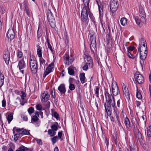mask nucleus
<instances>
[{
	"mask_svg": "<svg viewBox=\"0 0 151 151\" xmlns=\"http://www.w3.org/2000/svg\"><path fill=\"white\" fill-rule=\"evenodd\" d=\"M106 103L104 104L105 110L108 116H110L111 114L112 106L113 108L116 107L115 106V99L113 96L110 94L108 92H106L105 93Z\"/></svg>",
	"mask_w": 151,
	"mask_h": 151,
	"instance_id": "nucleus-1",
	"label": "nucleus"
},
{
	"mask_svg": "<svg viewBox=\"0 0 151 151\" xmlns=\"http://www.w3.org/2000/svg\"><path fill=\"white\" fill-rule=\"evenodd\" d=\"M84 6L82 9L81 13V20L85 22L88 19V14L90 17L91 16V12L89 7L90 0H83Z\"/></svg>",
	"mask_w": 151,
	"mask_h": 151,
	"instance_id": "nucleus-2",
	"label": "nucleus"
},
{
	"mask_svg": "<svg viewBox=\"0 0 151 151\" xmlns=\"http://www.w3.org/2000/svg\"><path fill=\"white\" fill-rule=\"evenodd\" d=\"M145 44L144 42H143V43L141 42L139 44L140 58L142 60L146 59L147 53V47Z\"/></svg>",
	"mask_w": 151,
	"mask_h": 151,
	"instance_id": "nucleus-3",
	"label": "nucleus"
},
{
	"mask_svg": "<svg viewBox=\"0 0 151 151\" xmlns=\"http://www.w3.org/2000/svg\"><path fill=\"white\" fill-rule=\"evenodd\" d=\"M29 65L32 72L36 73L37 70V61L33 55H30L29 58Z\"/></svg>",
	"mask_w": 151,
	"mask_h": 151,
	"instance_id": "nucleus-4",
	"label": "nucleus"
},
{
	"mask_svg": "<svg viewBox=\"0 0 151 151\" xmlns=\"http://www.w3.org/2000/svg\"><path fill=\"white\" fill-rule=\"evenodd\" d=\"M139 17H140V19L138 17L135 16L134 17L136 23L138 25L140 24L141 22H144L145 21V13L143 10H139Z\"/></svg>",
	"mask_w": 151,
	"mask_h": 151,
	"instance_id": "nucleus-5",
	"label": "nucleus"
},
{
	"mask_svg": "<svg viewBox=\"0 0 151 151\" xmlns=\"http://www.w3.org/2000/svg\"><path fill=\"white\" fill-rule=\"evenodd\" d=\"M90 37L91 43L90 44V48L93 53L94 54V50H95L96 46L95 36L93 34L91 35V34L90 35Z\"/></svg>",
	"mask_w": 151,
	"mask_h": 151,
	"instance_id": "nucleus-6",
	"label": "nucleus"
},
{
	"mask_svg": "<svg viewBox=\"0 0 151 151\" xmlns=\"http://www.w3.org/2000/svg\"><path fill=\"white\" fill-rule=\"evenodd\" d=\"M13 133L15 134V132L18 133L19 134L22 135H29L30 133L28 131L24 128H19L14 127L13 129Z\"/></svg>",
	"mask_w": 151,
	"mask_h": 151,
	"instance_id": "nucleus-7",
	"label": "nucleus"
},
{
	"mask_svg": "<svg viewBox=\"0 0 151 151\" xmlns=\"http://www.w3.org/2000/svg\"><path fill=\"white\" fill-rule=\"evenodd\" d=\"M118 6V2L117 0H113L111 1L110 5L111 11L112 13L116 11Z\"/></svg>",
	"mask_w": 151,
	"mask_h": 151,
	"instance_id": "nucleus-8",
	"label": "nucleus"
},
{
	"mask_svg": "<svg viewBox=\"0 0 151 151\" xmlns=\"http://www.w3.org/2000/svg\"><path fill=\"white\" fill-rule=\"evenodd\" d=\"M111 89L112 93L114 96H116L119 93V88L115 82H112L111 84Z\"/></svg>",
	"mask_w": 151,
	"mask_h": 151,
	"instance_id": "nucleus-9",
	"label": "nucleus"
},
{
	"mask_svg": "<svg viewBox=\"0 0 151 151\" xmlns=\"http://www.w3.org/2000/svg\"><path fill=\"white\" fill-rule=\"evenodd\" d=\"M65 63L67 65L71 64L74 61L73 57L70 56L68 54H65L63 56Z\"/></svg>",
	"mask_w": 151,
	"mask_h": 151,
	"instance_id": "nucleus-10",
	"label": "nucleus"
},
{
	"mask_svg": "<svg viewBox=\"0 0 151 151\" xmlns=\"http://www.w3.org/2000/svg\"><path fill=\"white\" fill-rule=\"evenodd\" d=\"M3 57L7 65L9 64L10 60V55L9 51L8 49L5 50L4 52Z\"/></svg>",
	"mask_w": 151,
	"mask_h": 151,
	"instance_id": "nucleus-11",
	"label": "nucleus"
},
{
	"mask_svg": "<svg viewBox=\"0 0 151 151\" xmlns=\"http://www.w3.org/2000/svg\"><path fill=\"white\" fill-rule=\"evenodd\" d=\"M54 61L52 62L49 64L47 67L46 68L45 71V72L43 74V77H45L47 75L52 72V69L54 67Z\"/></svg>",
	"mask_w": 151,
	"mask_h": 151,
	"instance_id": "nucleus-12",
	"label": "nucleus"
},
{
	"mask_svg": "<svg viewBox=\"0 0 151 151\" xmlns=\"http://www.w3.org/2000/svg\"><path fill=\"white\" fill-rule=\"evenodd\" d=\"M50 95L47 92L44 91L41 95V99L42 103L47 101L49 99Z\"/></svg>",
	"mask_w": 151,
	"mask_h": 151,
	"instance_id": "nucleus-13",
	"label": "nucleus"
},
{
	"mask_svg": "<svg viewBox=\"0 0 151 151\" xmlns=\"http://www.w3.org/2000/svg\"><path fill=\"white\" fill-rule=\"evenodd\" d=\"M135 79L139 84H142L144 81V78L141 74L136 73L135 75Z\"/></svg>",
	"mask_w": 151,
	"mask_h": 151,
	"instance_id": "nucleus-14",
	"label": "nucleus"
},
{
	"mask_svg": "<svg viewBox=\"0 0 151 151\" xmlns=\"http://www.w3.org/2000/svg\"><path fill=\"white\" fill-rule=\"evenodd\" d=\"M7 36L8 40L10 42L14 39L15 37V33L12 29H9L7 32Z\"/></svg>",
	"mask_w": 151,
	"mask_h": 151,
	"instance_id": "nucleus-15",
	"label": "nucleus"
},
{
	"mask_svg": "<svg viewBox=\"0 0 151 151\" xmlns=\"http://www.w3.org/2000/svg\"><path fill=\"white\" fill-rule=\"evenodd\" d=\"M25 63L23 58L19 61L17 67L23 74L24 73V70L22 69L25 68Z\"/></svg>",
	"mask_w": 151,
	"mask_h": 151,
	"instance_id": "nucleus-16",
	"label": "nucleus"
},
{
	"mask_svg": "<svg viewBox=\"0 0 151 151\" xmlns=\"http://www.w3.org/2000/svg\"><path fill=\"white\" fill-rule=\"evenodd\" d=\"M124 96L127 99L129 98L130 94L127 88L126 87V86L124 84L122 86Z\"/></svg>",
	"mask_w": 151,
	"mask_h": 151,
	"instance_id": "nucleus-17",
	"label": "nucleus"
},
{
	"mask_svg": "<svg viewBox=\"0 0 151 151\" xmlns=\"http://www.w3.org/2000/svg\"><path fill=\"white\" fill-rule=\"evenodd\" d=\"M96 1V2L98 6L99 12L100 16V17L101 18V17H102V14H103V6L102 5L101 2L100 0H94Z\"/></svg>",
	"mask_w": 151,
	"mask_h": 151,
	"instance_id": "nucleus-18",
	"label": "nucleus"
},
{
	"mask_svg": "<svg viewBox=\"0 0 151 151\" xmlns=\"http://www.w3.org/2000/svg\"><path fill=\"white\" fill-rule=\"evenodd\" d=\"M86 62V63H88L89 64V67H92L93 65V61L91 57L88 55H85L84 58Z\"/></svg>",
	"mask_w": 151,
	"mask_h": 151,
	"instance_id": "nucleus-19",
	"label": "nucleus"
},
{
	"mask_svg": "<svg viewBox=\"0 0 151 151\" xmlns=\"http://www.w3.org/2000/svg\"><path fill=\"white\" fill-rule=\"evenodd\" d=\"M114 111L113 113L114 114V116L116 118L117 120L118 121L119 123H120V119L119 117V111L116 107L113 108Z\"/></svg>",
	"mask_w": 151,
	"mask_h": 151,
	"instance_id": "nucleus-20",
	"label": "nucleus"
},
{
	"mask_svg": "<svg viewBox=\"0 0 151 151\" xmlns=\"http://www.w3.org/2000/svg\"><path fill=\"white\" fill-rule=\"evenodd\" d=\"M58 90L62 93H65L66 91L65 85L64 84H61L58 87Z\"/></svg>",
	"mask_w": 151,
	"mask_h": 151,
	"instance_id": "nucleus-21",
	"label": "nucleus"
},
{
	"mask_svg": "<svg viewBox=\"0 0 151 151\" xmlns=\"http://www.w3.org/2000/svg\"><path fill=\"white\" fill-rule=\"evenodd\" d=\"M79 77L81 83L83 84L86 82V78L85 76V73H81L79 74Z\"/></svg>",
	"mask_w": 151,
	"mask_h": 151,
	"instance_id": "nucleus-22",
	"label": "nucleus"
},
{
	"mask_svg": "<svg viewBox=\"0 0 151 151\" xmlns=\"http://www.w3.org/2000/svg\"><path fill=\"white\" fill-rule=\"evenodd\" d=\"M124 124L127 128L129 129L131 127V124L129 118L126 117L124 119Z\"/></svg>",
	"mask_w": 151,
	"mask_h": 151,
	"instance_id": "nucleus-23",
	"label": "nucleus"
},
{
	"mask_svg": "<svg viewBox=\"0 0 151 151\" xmlns=\"http://www.w3.org/2000/svg\"><path fill=\"white\" fill-rule=\"evenodd\" d=\"M47 19L50 26L52 27H54L55 26V21L53 17Z\"/></svg>",
	"mask_w": 151,
	"mask_h": 151,
	"instance_id": "nucleus-24",
	"label": "nucleus"
},
{
	"mask_svg": "<svg viewBox=\"0 0 151 151\" xmlns=\"http://www.w3.org/2000/svg\"><path fill=\"white\" fill-rule=\"evenodd\" d=\"M37 54L38 57H42V47L39 45L37 46Z\"/></svg>",
	"mask_w": 151,
	"mask_h": 151,
	"instance_id": "nucleus-25",
	"label": "nucleus"
},
{
	"mask_svg": "<svg viewBox=\"0 0 151 151\" xmlns=\"http://www.w3.org/2000/svg\"><path fill=\"white\" fill-rule=\"evenodd\" d=\"M38 117V116L36 114L32 116L31 119L32 122L33 123L38 122H40V120Z\"/></svg>",
	"mask_w": 151,
	"mask_h": 151,
	"instance_id": "nucleus-26",
	"label": "nucleus"
},
{
	"mask_svg": "<svg viewBox=\"0 0 151 151\" xmlns=\"http://www.w3.org/2000/svg\"><path fill=\"white\" fill-rule=\"evenodd\" d=\"M4 75L0 71V87L1 88L4 85Z\"/></svg>",
	"mask_w": 151,
	"mask_h": 151,
	"instance_id": "nucleus-27",
	"label": "nucleus"
},
{
	"mask_svg": "<svg viewBox=\"0 0 151 151\" xmlns=\"http://www.w3.org/2000/svg\"><path fill=\"white\" fill-rule=\"evenodd\" d=\"M8 114L6 117V119L8 122V123L9 124L13 119V115L11 113H7Z\"/></svg>",
	"mask_w": 151,
	"mask_h": 151,
	"instance_id": "nucleus-28",
	"label": "nucleus"
},
{
	"mask_svg": "<svg viewBox=\"0 0 151 151\" xmlns=\"http://www.w3.org/2000/svg\"><path fill=\"white\" fill-rule=\"evenodd\" d=\"M24 11L26 12V13L28 15H29L30 14V11L29 9V7L27 6V4L26 3L24 4Z\"/></svg>",
	"mask_w": 151,
	"mask_h": 151,
	"instance_id": "nucleus-29",
	"label": "nucleus"
},
{
	"mask_svg": "<svg viewBox=\"0 0 151 151\" xmlns=\"http://www.w3.org/2000/svg\"><path fill=\"white\" fill-rule=\"evenodd\" d=\"M147 134L148 137H151V125L149 126L147 128Z\"/></svg>",
	"mask_w": 151,
	"mask_h": 151,
	"instance_id": "nucleus-30",
	"label": "nucleus"
},
{
	"mask_svg": "<svg viewBox=\"0 0 151 151\" xmlns=\"http://www.w3.org/2000/svg\"><path fill=\"white\" fill-rule=\"evenodd\" d=\"M120 23L123 26L125 25L127 23V19L125 17L122 18L120 20Z\"/></svg>",
	"mask_w": 151,
	"mask_h": 151,
	"instance_id": "nucleus-31",
	"label": "nucleus"
},
{
	"mask_svg": "<svg viewBox=\"0 0 151 151\" xmlns=\"http://www.w3.org/2000/svg\"><path fill=\"white\" fill-rule=\"evenodd\" d=\"M56 134V132L53 130L49 129L48 131V134L50 135V137H53Z\"/></svg>",
	"mask_w": 151,
	"mask_h": 151,
	"instance_id": "nucleus-32",
	"label": "nucleus"
},
{
	"mask_svg": "<svg viewBox=\"0 0 151 151\" xmlns=\"http://www.w3.org/2000/svg\"><path fill=\"white\" fill-rule=\"evenodd\" d=\"M58 137L57 136L54 137L51 139L53 144H55L58 140Z\"/></svg>",
	"mask_w": 151,
	"mask_h": 151,
	"instance_id": "nucleus-33",
	"label": "nucleus"
},
{
	"mask_svg": "<svg viewBox=\"0 0 151 151\" xmlns=\"http://www.w3.org/2000/svg\"><path fill=\"white\" fill-rule=\"evenodd\" d=\"M53 17V14L51 11L50 9H48L47 10V18H50Z\"/></svg>",
	"mask_w": 151,
	"mask_h": 151,
	"instance_id": "nucleus-34",
	"label": "nucleus"
},
{
	"mask_svg": "<svg viewBox=\"0 0 151 151\" xmlns=\"http://www.w3.org/2000/svg\"><path fill=\"white\" fill-rule=\"evenodd\" d=\"M27 111L29 114L31 115L34 113V109L33 107H31L28 109Z\"/></svg>",
	"mask_w": 151,
	"mask_h": 151,
	"instance_id": "nucleus-35",
	"label": "nucleus"
},
{
	"mask_svg": "<svg viewBox=\"0 0 151 151\" xmlns=\"http://www.w3.org/2000/svg\"><path fill=\"white\" fill-rule=\"evenodd\" d=\"M40 65H44L45 63V60L42 57H40Z\"/></svg>",
	"mask_w": 151,
	"mask_h": 151,
	"instance_id": "nucleus-36",
	"label": "nucleus"
},
{
	"mask_svg": "<svg viewBox=\"0 0 151 151\" xmlns=\"http://www.w3.org/2000/svg\"><path fill=\"white\" fill-rule=\"evenodd\" d=\"M47 42L48 45V48L50 49V50L52 52H53V50L52 49V46L50 43V42L49 41L48 39L47 38Z\"/></svg>",
	"mask_w": 151,
	"mask_h": 151,
	"instance_id": "nucleus-37",
	"label": "nucleus"
},
{
	"mask_svg": "<svg viewBox=\"0 0 151 151\" xmlns=\"http://www.w3.org/2000/svg\"><path fill=\"white\" fill-rule=\"evenodd\" d=\"M17 55L18 58H21L23 56L22 52L21 51H18L17 53Z\"/></svg>",
	"mask_w": 151,
	"mask_h": 151,
	"instance_id": "nucleus-38",
	"label": "nucleus"
},
{
	"mask_svg": "<svg viewBox=\"0 0 151 151\" xmlns=\"http://www.w3.org/2000/svg\"><path fill=\"white\" fill-rule=\"evenodd\" d=\"M22 118L24 121H27L28 120V118L26 114H23L21 115Z\"/></svg>",
	"mask_w": 151,
	"mask_h": 151,
	"instance_id": "nucleus-39",
	"label": "nucleus"
},
{
	"mask_svg": "<svg viewBox=\"0 0 151 151\" xmlns=\"http://www.w3.org/2000/svg\"><path fill=\"white\" fill-rule=\"evenodd\" d=\"M68 72L70 75H73L74 73V71L72 68L70 67L68 68Z\"/></svg>",
	"mask_w": 151,
	"mask_h": 151,
	"instance_id": "nucleus-40",
	"label": "nucleus"
},
{
	"mask_svg": "<svg viewBox=\"0 0 151 151\" xmlns=\"http://www.w3.org/2000/svg\"><path fill=\"white\" fill-rule=\"evenodd\" d=\"M36 108L37 110L41 111L42 109V106L40 104H38L36 106Z\"/></svg>",
	"mask_w": 151,
	"mask_h": 151,
	"instance_id": "nucleus-41",
	"label": "nucleus"
},
{
	"mask_svg": "<svg viewBox=\"0 0 151 151\" xmlns=\"http://www.w3.org/2000/svg\"><path fill=\"white\" fill-rule=\"evenodd\" d=\"M21 97L22 100H24V99L26 97V95L25 92L23 91H21Z\"/></svg>",
	"mask_w": 151,
	"mask_h": 151,
	"instance_id": "nucleus-42",
	"label": "nucleus"
},
{
	"mask_svg": "<svg viewBox=\"0 0 151 151\" xmlns=\"http://www.w3.org/2000/svg\"><path fill=\"white\" fill-rule=\"evenodd\" d=\"M99 88L97 86L96 87L95 90V94L96 95V96L98 97H99Z\"/></svg>",
	"mask_w": 151,
	"mask_h": 151,
	"instance_id": "nucleus-43",
	"label": "nucleus"
},
{
	"mask_svg": "<svg viewBox=\"0 0 151 151\" xmlns=\"http://www.w3.org/2000/svg\"><path fill=\"white\" fill-rule=\"evenodd\" d=\"M137 97L139 99H142V96L140 92L137 91L136 94Z\"/></svg>",
	"mask_w": 151,
	"mask_h": 151,
	"instance_id": "nucleus-44",
	"label": "nucleus"
},
{
	"mask_svg": "<svg viewBox=\"0 0 151 151\" xmlns=\"http://www.w3.org/2000/svg\"><path fill=\"white\" fill-rule=\"evenodd\" d=\"M89 64L88 63H86L84 65L83 67V70H86L88 68V66Z\"/></svg>",
	"mask_w": 151,
	"mask_h": 151,
	"instance_id": "nucleus-45",
	"label": "nucleus"
},
{
	"mask_svg": "<svg viewBox=\"0 0 151 151\" xmlns=\"http://www.w3.org/2000/svg\"><path fill=\"white\" fill-rule=\"evenodd\" d=\"M127 55L130 58L133 59L135 58V56L132 54V53L129 51H128Z\"/></svg>",
	"mask_w": 151,
	"mask_h": 151,
	"instance_id": "nucleus-46",
	"label": "nucleus"
},
{
	"mask_svg": "<svg viewBox=\"0 0 151 151\" xmlns=\"http://www.w3.org/2000/svg\"><path fill=\"white\" fill-rule=\"evenodd\" d=\"M52 130H53L54 131H57L58 130V128L57 125L55 124H53L51 126Z\"/></svg>",
	"mask_w": 151,
	"mask_h": 151,
	"instance_id": "nucleus-47",
	"label": "nucleus"
},
{
	"mask_svg": "<svg viewBox=\"0 0 151 151\" xmlns=\"http://www.w3.org/2000/svg\"><path fill=\"white\" fill-rule=\"evenodd\" d=\"M35 114L37 115V116L38 117L39 116V115L40 114L42 118H43V112L41 111L40 112L37 111H36L35 112Z\"/></svg>",
	"mask_w": 151,
	"mask_h": 151,
	"instance_id": "nucleus-48",
	"label": "nucleus"
},
{
	"mask_svg": "<svg viewBox=\"0 0 151 151\" xmlns=\"http://www.w3.org/2000/svg\"><path fill=\"white\" fill-rule=\"evenodd\" d=\"M14 139L15 141H17L20 136V134H14Z\"/></svg>",
	"mask_w": 151,
	"mask_h": 151,
	"instance_id": "nucleus-49",
	"label": "nucleus"
},
{
	"mask_svg": "<svg viewBox=\"0 0 151 151\" xmlns=\"http://www.w3.org/2000/svg\"><path fill=\"white\" fill-rule=\"evenodd\" d=\"M75 88V85L73 84L70 83L69 86V88L71 90H73Z\"/></svg>",
	"mask_w": 151,
	"mask_h": 151,
	"instance_id": "nucleus-50",
	"label": "nucleus"
},
{
	"mask_svg": "<svg viewBox=\"0 0 151 151\" xmlns=\"http://www.w3.org/2000/svg\"><path fill=\"white\" fill-rule=\"evenodd\" d=\"M53 116L57 119L59 118V114L56 112L55 111L53 112Z\"/></svg>",
	"mask_w": 151,
	"mask_h": 151,
	"instance_id": "nucleus-51",
	"label": "nucleus"
},
{
	"mask_svg": "<svg viewBox=\"0 0 151 151\" xmlns=\"http://www.w3.org/2000/svg\"><path fill=\"white\" fill-rule=\"evenodd\" d=\"M62 135V133L61 131L59 132L58 133V138H59L61 140H63V139L61 138Z\"/></svg>",
	"mask_w": 151,
	"mask_h": 151,
	"instance_id": "nucleus-52",
	"label": "nucleus"
},
{
	"mask_svg": "<svg viewBox=\"0 0 151 151\" xmlns=\"http://www.w3.org/2000/svg\"><path fill=\"white\" fill-rule=\"evenodd\" d=\"M135 49V47L134 46H129L128 48V51L130 52L133 51Z\"/></svg>",
	"mask_w": 151,
	"mask_h": 151,
	"instance_id": "nucleus-53",
	"label": "nucleus"
},
{
	"mask_svg": "<svg viewBox=\"0 0 151 151\" xmlns=\"http://www.w3.org/2000/svg\"><path fill=\"white\" fill-rule=\"evenodd\" d=\"M54 91V90L51 89L50 90V94L52 95V96L54 98H55V96Z\"/></svg>",
	"mask_w": 151,
	"mask_h": 151,
	"instance_id": "nucleus-54",
	"label": "nucleus"
},
{
	"mask_svg": "<svg viewBox=\"0 0 151 151\" xmlns=\"http://www.w3.org/2000/svg\"><path fill=\"white\" fill-rule=\"evenodd\" d=\"M2 106L3 107H5L6 105V102L5 100L4 99L2 101Z\"/></svg>",
	"mask_w": 151,
	"mask_h": 151,
	"instance_id": "nucleus-55",
	"label": "nucleus"
},
{
	"mask_svg": "<svg viewBox=\"0 0 151 151\" xmlns=\"http://www.w3.org/2000/svg\"><path fill=\"white\" fill-rule=\"evenodd\" d=\"M23 146L21 145L16 151H24Z\"/></svg>",
	"mask_w": 151,
	"mask_h": 151,
	"instance_id": "nucleus-56",
	"label": "nucleus"
},
{
	"mask_svg": "<svg viewBox=\"0 0 151 151\" xmlns=\"http://www.w3.org/2000/svg\"><path fill=\"white\" fill-rule=\"evenodd\" d=\"M23 150L24 151H32V150L30 149L27 148V147L24 146H23Z\"/></svg>",
	"mask_w": 151,
	"mask_h": 151,
	"instance_id": "nucleus-57",
	"label": "nucleus"
},
{
	"mask_svg": "<svg viewBox=\"0 0 151 151\" xmlns=\"http://www.w3.org/2000/svg\"><path fill=\"white\" fill-rule=\"evenodd\" d=\"M37 142V143L39 144L40 145H41L42 143V140L40 139H37L36 140Z\"/></svg>",
	"mask_w": 151,
	"mask_h": 151,
	"instance_id": "nucleus-58",
	"label": "nucleus"
},
{
	"mask_svg": "<svg viewBox=\"0 0 151 151\" xmlns=\"http://www.w3.org/2000/svg\"><path fill=\"white\" fill-rule=\"evenodd\" d=\"M26 102H27V100H22V101L21 102L20 104L21 105L23 106L24 105V104Z\"/></svg>",
	"mask_w": 151,
	"mask_h": 151,
	"instance_id": "nucleus-59",
	"label": "nucleus"
},
{
	"mask_svg": "<svg viewBox=\"0 0 151 151\" xmlns=\"http://www.w3.org/2000/svg\"><path fill=\"white\" fill-rule=\"evenodd\" d=\"M65 72L64 70H63L60 73V75L62 77H63L65 75Z\"/></svg>",
	"mask_w": 151,
	"mask_h": 151,
	"instance_id": "nucleus-60",
	"label": "nucleus"
},
{
	"mask_svg": "<svg viewBox=\"0 0 151 151\" xmlns=\"http://www.w3.org/2000/svg\"><path fill=\"white\" fill-rule=\"evenodd\" d=\"M141 103L139 101H136V105L137 106H139V105H140Z\"/></svg>",
	"mask_w": 151,
	"mask_h": 151,
	"instance_id": "nucleus-61",
	"label": "nucleus"
},
{
	"mask_svg": "<svg viewBox=\"0 0 151 151\" xmlns=\"http://www.w3.org/2000/svg\"><path fill=\"white\" fill-rule=\"evenodd\" d=\"M117 103L118 107H119L120 106V100L117 101Z\"/></svg>",
	"mask_w": 151,
	"mask_h": 151,
	"instance_id": "nucleus-62",
	"label": "nucleus"
},
{
	"mask_svg": "<svg viewBox=\"0 0 151 151\" xmlns=\"http://www.w3.org/2000/svg\"><path fill=\"white\" fill-rule=\"evenodd\" d=\"M54 151H59L58 148L57 147H56L55 148Z\"/></svg>",
	"mask_w": 151,
	"mask_h": 151,
	"instance_id": "nucleus-63",
	"label": "nucleus"
},
{
	"mask_svg": "<svg viewBox=\"0 0 151 151\" xmlns=\"http://www.w3.org/2000/svg\"><path fill=\"white\" fill-rule=\"evenodd\" d=\"M8 151H14V150L12 148H10L8 150Z\"/></svg>",
	"mask_w": 151,
	"mask_h": 151,
	"instance_id": "nucleus-64",
	"label": "nucleus"
}]
</instances>
